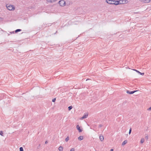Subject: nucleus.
<instances>
[{
	"mask_svg": "<svg viewBox=\"0 0 151 151\" xmlns=\"http://www.w3.org/2000/svg\"><path fill=\"white\" fill-rule=\"evenodd\" d=\"M123 0L115 1L114 0H106V1L109 4H115L116 5L123 3Z\"/></svg>",
	"mask_w": 151,
	"mask_h": 151,
	"instance_id": "f257e3e1",
	"label": "nucleus"
},
{
	"mask_svg": "<svg viewBox=\"0 0 151 151\" xmlns=\"http://www.w3.org/2000/svg\"><path fill=\"white\" fill-rule=\"evenodd\" d=\"M74 148H72L70 150V151H74Z\"/></svg>",
	"mask_w": 151,
	"mask_h": 151,
	"instance_id": "5701e85b",
	"label": "nucleus"
},
{
	"mask_svg": "<svg viewBox=\"0 0 151 151\" xmlns=\"http://www.w3.org/2000/svg\"><path fill=\"white\" fill-rule=\"evenodd\" d=\"M113 149H111L110 150V151H113Z\"/></svg>",
	"mask_w": 151,
	"mask_h": 151,
	"instance_id": "bb28decb",
	"label": "nucleus"
},
{
	"mask_svg": "<svg viewBox=\"0 0 151 151\" xmlns=\"http://www.w3.org/2000/svg\"><path fill=\"white\" fill-rule=\"evenodd\" d=\"M83 139V136H81L78 138V139L79 140L81 141Z\"/></svg>",
	"mask_w": 151,
	"mask_h": 151,
	"instance_id": "9d476101",
	"label": "nucleus"
},
{
	"mask_svg": "<svg viewBox=\"0 0 151 151\" xmlns=\"http://www.w3.org/2000/svg\"><path fill=\"white\" fill-rule=\"evenodd\" d=\"M1 19V18L0 17V20Z\"/></svg>",
	"mask_w": 151,
	"mask_h": 151,
	"instance_id": "cd10ccee",
	"label": "nucleus"
},
{
	"mask_svg": "<svg viewBox=\"0 0 151 151\" xmlns=\"http://www.w3.org/2000/svg\"><path fill=\"white\" fill-rule=\"evenodd\" d=\"M148 138L147 135L145 137V139H146L147 140L148 139Z\"/></svg>",
	"mask_w": 151,
	"mask_h": 151,
	"instance_id": "4be33fe9",
	"label": "nucleus"
},
{
	"mask_svg": "<svg viewBox=\"0 0 151 151\" xmlns=\"http://www.w3.org/2000/svg\"><path fill=\"white\" fill-rule=\"evenodd\" d=\"M48 143V142L47 141H46L45 142V144H47Z\"/></svg>",
	"mask_w": 151,
	"mask_h": 151,
	"instance_id": "a878e982",
	"label": "nucleus"
},
{
	"mask_svg": "<svg viewBox=\"0 0 151 151\" xmlns=\"http://www.w3.org/2000/svg\"><path fill=\"white\" fill-rule=\"evenodd\" d=\"M72 106H69L68 107V110L69 111L71 109H72Z\"/></svg>",
	"mask_w": 151,
	"mask_h": 151,
	"instance_id": "a211bd4d",
	"label": "nucleus"
},
{
	"mask_svg": "<svg viewBox=\"0 0 151 151\" xmlns=\"http://www.w3.org/2000/svg\"><path fill=\"white\" fill-rule=\"evenodd\" d=\"M88 114L86 113L84 114V115L81 118V119H83L86 118L88 116Z\"/></svg>",
	"mask_w": 151,
	"mask_h": 151,
	"instance_id": "39448f33",
	"label": "nucleus"
},
{
	"mask_svg": "<svg viewBox=\"0 0 151 151\" xmlns=\"http://www.w3.org/2000/svg\"><path fill=\"white\" fill-rule=\"evenodd\" d=\"M55 100H56V99L55 98H54V99H52V101L53 102H55Z\"/></svg>",
	"mask_w": 151,
	"mask_h": 151,
	"instance_id": "b1692460",
	"label": "nucleus"
},
{
	"mask_svg": "<svg viewBox=\"0 0 151 151\" xmlns=\"http://www.w3.org/2000/svg\"><path fill=\"white\" fill-rule=\"evenodd\" d=\"M76 128L78 130V132H82V129H81L80 128V127H79V125H77L76 126Z\"/></svg>",
	"mask_w": 151,
	"mask_h": 151,
	"instance_id": "423d86ee",
	"label": "nucleus"
},
{
	"mask_svg": "<svg viewBox=\"0 0 151 151\" xmlns=\"http://www.w3.org/2000/svg\"><path fill=\"white\" fill-rule=\"evenodd\" d=\"M59 4L60 6H63L66 4V3L64 0H61L59 1Z\"/></svg>",
	"mask_w": 151,
	"mask_h": 151,
	"instance_id": "7ed1b4c3",
	"label": "nucleus"
},
{
	"mask_svg": "<svg viewBox=\"0 0 151 151\" xmlns=\"http://www.w3.org/2000/svg\"><path fill=\"white\" fill-rule=\"evenodd\" d=\"M99 139L101 141H102L104 139V137L102 134L100 135Z\"/></svg>",
	"mask_w": 151,
	"mask_h": 151,
	"instance_id": "6e6552de",
	"label": "nucleus"
},
{
	"mask_svg": "<svg viewBox=\"0 0 151 151\" xmlns=\"http://www.w3.org/2000/svg\"><path fill=\"white\" fill-rule=\"evenodd\" d=\"M145 141V139L144 138H142L141 139L140 142L141 143H143Z\"/></svg>",
	"mask_w": 151,
	"mask_h": 151,
	"instance_id": "4468645a",
	"label": "nucleus"
},
{
	"mask_svg": "<svg viewBox=\"0 0 151 151\" xmlns=\"http://www.w3.org/2000/svg\"><path fill=\"white\" fill-rule=\"evenodd\" d=\"M134 70L136 71L137 73H138L140 74V75H144V73H141V72H140L138 70Z\"/></svg>",
	"mask_w": 151,
	"mask_h": 151,
	"instance_id": "9b49d317",
	"label": "nucleus"
},
{
	"mask_svg": "<svg viewBox=\"0 0 151 151\" xmlns=\"http://www.w3.org/2000/svg\"><path fill=\"white\" fill-rule=\"evenodd\" d=\"M58 149L60 151H63V148L62 146H60L59 147Z\"/></svg>",
	"mask_w": 151,
	"mask_h": 151,
	"instance_id": "ddd939ff",
	"label": "nucleus"
},
{
	"mask_svg": "<svg viewBox=\"0 0 151 151\" xmlns=\"http://www.w3.org/2000/svg\"><path fill=\"white\" fill-rule=\"evenodd\" d=\"M0 135H1L2 136H3V133L2 131H0Z\"/></svg>",
	"mask_w": 151,
	"mask_h": 151,
	"instance_id": "2eb2a0df",
	"label": "nucleus"
},
{
	"mask_svg": "<svg viewBox=\"0 0 151 151\" xmlns=\"http://www.w3.org/2000/svg\"><path fill=\"white\" fill-rule=\"evenodd\" d=\"M6 7L7 9L10 11H13L15 9V7L13 5L7 4Z\"/></svg>",
	"mask_w": 151,
	"mask_h": 151,
	"instance_id": "f03ea898",
	"label": "nucleus"
},
{
	"mask_svg": "<svg viewBox=\"0 0 151 151\" xmlns=\"http://www.w3.org/2000/svg\"><path fill=\"white\" fill-rule=\"evenodd\" d=\"M137 91H129L128 90L127 91V93L129 94H132Z\"/></svg>",
	"mask_w": 151,
	"mask_h": 151,
	"instance_id": "0eeeda50",
	"label": "nucleus"
},
{
	"mask_svg": "<svg viewBox=\"0 0 151 151\" xmlns=\"http://www.w3.org/2000/svg\"><path fill=\"white\" fill-rule=\"evenodd\" d=\"M102 125H101V124H99V127H102Z\"/></svg>",
	"mask_w": 151,
	"mask_h": 151,
	"instance_id": "393cba45",
	"label": "nucleus"
},
{
	"mask_svg": "<svg viewBox=\"0 0 151 151\" xmlns=\"http://www.w3.org/2000/svg\"><path fill=\"white\" fill-rule=\"evenodd\" d=\"M131 131H132V129L131 128H130L129 130V134H131Z\"/></svg>",
	"mask_w": 151,
	"mask_h": 151,
	"instance_id": "aec40b11",
	"label": "nucleus"
},
{
	"mask_svg": "<svg viewBox=\"0 0 151 151\" xmlns=\"http://www.w3.org/2000/svg\"><path fill=\"white\" fill-rule=\"evenodd\" d=\"M88 80V79H86V81H87Z\"/></svg>",
	"mask_w": 151,
	"mask_h": 151,
	"instance_id": "c85d7f7f",
	"label": "nucleus"
},
{
	"mask_svg": "<svg viewBox=\"0 0 151 151\" xmlns=\"http://www.w3.org/2000/svg\"><path fill=\"white\" fill-rule=\"evenodd\" d=\"M21 31V29H17L16 30H15V32H16H16H20V31Z\"/></svg>",
	"mask_w": 151,
	"mask_h": 151,
	"instance_id": "dca6fc26",
	"label": "nucleus"
},
{
	"mask_svg": "<svg viewBox=\"0 0 151 151\" xmlns=\"http://www.w3.org/2000/svg\"><path fill=\"white\" fill-rule=\"evenodd\" d=\"M140 1L145 3H147L150 2L151 0H139Z\"/></svg>",
	"mask_w": 151,
	"mask_h": 151,
	"instance_id": "20e7f679",
	"label": "nucleus"
},
{
	"mask_svg": "<svg viewBox=\"0 0 151 151\" xmlns=\"http://www.w3.org/2000/svg\"><path fill=\"white\" fill-rule=\"evenodd\" d=\"M147 110H148V111H151V106L150 107H149V108H148L147 109Z\"/></svg>",
	"mask_w": 151,
	"mask_h": 151,
	"instance_id": "412c9836",
	"label": "nucleus"
},
{
	"mask_svg": "<svg viewBox=\"0 0 151 151\" xmlns=\"http://www.w3.org/2000/svg\"><path fill=\"white\" fill-rule=\"evenodd\" d=\"M127 142V140H124L122 143V145L124 146L125 145Z\"/></svg>",
	"mask_w": 151,
	"mask_h": 151,
	"instance_id": "f8f14e48",
	"label": "nucleus"
},
{
	"mask_svg": "<svg viewBox=\"0 0 151 151\" xmlns=\"http://www.w3.org/2000/svg\"><path fill=\"white\" fill-rule=\"evenodd\" d=\"M57 0H46L47 1L50 3H53L55 2Z\"/></svg>",
	"mask_w": 151,
	"mask_h": 151,
	"instance_id": "1a4fd4ad",
	"label": "nucleus"
},
{
	"mask_svg": "<svg viewBox=\"0 0 151 151\" xmlns=\"http://www.w3.org/2000/svg\"><path fill=\"white\" fill-rule=\"evenodd\" d=\"M69 139V137H68L65 139V141L66 142H67L68 141Z\"/></svg>",
	"mask_w": 151,
	"mask_h": 151,
	"instance_id": "6ab92c4d",
	"label": "nucleus"
},
{
	"mask_svg": "<svg viewBox=\"0 0 151 151\" xmlns=\"http://www.w3.org/2000/svg\"><path fill=\"white\" fill-rule=\"evenodd\" d=\"M19 151H24L22 147H20Z\"/></svg>",
	"mask_w": 151,
	"mask_h": 151,
	"instance_id": "f3484780",
	"label": "nucleus"
}]
</instances>
